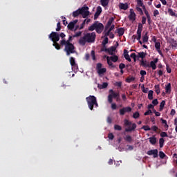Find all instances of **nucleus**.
<instances>
[{
  "mask_svg": "<svg viewBox=\"0 0 177 177\" xmlns=\"http://www.w3.org/2000/svg\"><path fill=\"white\" fill-rule=\"evenodd\" d=\"M73 36H69L68 40L62 39L60 41V45L64 46V52L66 53V56H70L73 53H75V47L71 44L73 41Z\"/></svg>",
  "mask_w": 177,
  "mask_h": 177,
  "instance_id": "nucleus-1",
  "label": "nucleus"
},
{
  "mask_svg": "<svg viewBox=\"0 0 177 177\" xmlns=\"http://www.w3.org/2000/svg\"><path fill=\"white\" fill-rule=\"evenodd\" d=\"M96 39V32H93L91 33H86L84 35L79 39V44L80 45H82V46H85V44L86 42L88 44H93V42H95V40Z\"/></svg>",
  "mask_w": 177,
  "mask_h": 177,
  "instance_id": "nucleus-2",
  "label": "nucleus"
},
{
  "mask_svg": "<svg viewBox=\"0 0 177 177\" xmlns=\"http://www.w3.org/2000/svg\"><path fill=\"white\" fill-rule=\"evenodd\" d=\"M96 31L97 34H102L104 30V25L103 24L95 21L91 26L88 27V31Z\"/></svg>",
  "mask_w": 177,
  "mask_h": 177,
  "instance_id": "nucleus-3",
  "label": "nucleus"
},
{
  "mask_svg": "<svg viewBox=\"0 0 177 177\" xmlns=\"http://www.w3.org/2000/svg\"><path fill=\"white\" fill-rule=\"evenodd\" d=\"M86 100L90 110H93V107H99L97 100H96V97H95V95H89L88 97H86Z\"/></svg>",
  "mask_w": 177,
  "mask_h": 177,
  "instance_id": "nucleus-4",
  "label": "nucleus"
},
{
  "mask_svg": "<svg viewBox=\"0 0 177 177\" xmlns=\"http://www.w3.org/2000/svg\"><path fill=\"white\" fill-rule=\"evenodd\" d=\"M124 125L125 127H129L125 129V132H133L137 127L136 123L132 124V122L128 120H124Z\"/></svg>",
  "mask_w": 177,
  "mask_h": 177,
  "instance_id": "nucleus-5",
  "label": "nucleus"
},
{
  "mask_svg": "<svg viewBox=\"0 0 177 177\" xmlns=\"http://www.w3.org/2000/svg\"><path fill=\"white\" fill-rule=\"evenodd\" d=\"M109 95H108V102L109 103H113V99L116 97H120V93H115L113 89L109 90Z\"/></svg>",
  "mask_w": 177,
  "mask_h": 177,
  "instance_id": "nucleus-6",
  "label": "nucleus"
},
{
  "mask_svg": "<svg viewBox=\"0 0 177 177\" xmlns=\"http://www.w3.org/2000/svg\"><path fill=\"white\" fill-rule=\"evenodd\" d=\"M80 15H82L83 19H86V17H88V15H90L89 7L88 6H84L80 8Z\"/></svg>",
  "mask_w": 177,
  "mask_h": 177,
  "instance_id": "nucleus-7",
  "label": "nucleus"
},
{
  "mask_svg": "<svg viewBox=\"0 0 177 177\" xmlns=\"http://www.w3.org/2000/svg\"><path fill=\"white\" fill-rule=\"evenodd\" d=\"M48 37L53 42H59L60 41V35L57 32H52Z\"/></svg>",
  "mask_w": 177,
  "mask_h": 177,
  "instance_id": "nucleus-8",
  "label": "nucleus"
},
{
  "mask_svg": "<svg viewBox=\"0 0 177 177\" xmlns=\"http://www.w3.org/2000/svg\"><path fill=\"white\" fill-rule=\"evenodd\" d=\"M131 111H132V108L131 106H127L120 109L119 113L120 115H125V113H131Z\"/></svg>",
  "mask_w": 177,
  "mask_h": 177,
  "instance_id": "nucleus-9",
  "label": "nucleus"
},
{
  "mask_svg": "<svg viewBox=\"0 0 177 177\" xmlns=\"http://www.w3.org/2000/svg\"><path fill=\"white\" fill-rule=\"evenodd\" d=\"M148 156H153V158H157L158 157V149H151L147 152Z\"/></svg>",
  "mask_w": 177,
  "mask_h": 177,
  "instance_id": "nucleus-10",
  "label": "nucleus"
},
{
  "mask_svg": "<svg viewBox=\"0 0 177 177\" xmlns=\"http://www.w3.org/2000/svg\"><path fill=\"white\" fill-rule=\"evenodd\" d=\"M157 63H158V58H155L153 61L150 62V67L152 70H156L157 68Z\"/></svg>",
  "mask_w": 177,
  "mask_h": 177,
  "instance_id": "nucleus-11",
  "label": "nucleus"
},
{
  "mask_svg": "<svg viewBox=\"0 0 177 177\" xmlns=\"http://www.w3.org/2000/svg\"><path fill=\"white\" fill-rule=\"evenodd\" d=\"M129 20H132L133 21H135L136 20V14H135V11H133V9H130V15H129Z\"/></svg>",
  "mask_w": 177,
  "mask_h": 177,
  "instance_id": "nucleus-12",
  "label": "nucleus"
},
{
  "mask_svg": "<svg viewBox=\"0 0 177 177\" xmlns=\"http://www.w3.org/2000/svg\"><path fill=\"white\" fill-rule=\"evenodd\" d=\"M101 13H102V7L98 6L97 8V10L94 15V20H97V17H99V16H100Z\"/></svg>",
  "mask_w": 177,
  "mask_h": 177,
  "instance_id": "nucleus-13",
  "label": "nucleus"
},
{
  "mask_svg": "<svg viewBox=\"0 0 177 177\" xmlns=\"http://www.w3.org/2000/svg\"><path fill=\"white\" fill-rule=\"evenodd\" d=\"M129 8L128 3H119V8L122 10H127Z\"/></svg>",
  "mask_w": 177,
  "mask_h": 177,
  "instance_id": "nucleus-14",
  "label": "nucleus"
},
{
  "mask_svg": "<svg viewBox=\"0 0 177 177\" xmlns=\"http://www.w3.org/2000/svg\"><path fill=\"white\" fill-rule=\"evenodd\" d=\"M113 21H114V18L111 17L109 19V21L104 28L105 31L109 30V28H110V27H111V26H112L111 24H113Z\"/></svg>",
  "mask_w": 177,
  "mask_h": 177,
  "instance_id": "nucleus-15",
  "label": "nucleus"
},
{
  "mask_svg": "<svg viewBox=\"0 0 177 177\" xmlns=\"http://www.w3.org/2000/svg\"><path fill=\"white\" fill-rule=\"evenodd\" d=\"M124 57L128 62H132V59H131V57H129V55L128 54V50L127 49L124 50Z\"/></svg>",
  "mask_w": 177,
  "mask_h": 177,
  "instance_id": "nucleus-16",
  "label": "nucleus"
},
{
  "mask_svg": "<svg viewBox=\"0 0 177 177\" xmlns=\"http://www.w3.org/2000/svg\"><path fill=\"white\" fill-rule=\"evenodd\" d=\"M149 140L151 145H152L153 146H154L156 143H157V138H156V136H153L152 137H150L149 138Z\"/></svg>",
  "mask_w": 177,
  "mask_h": 177,
  "instance_id": "nucleus-17",
  "label": "nucleus"
},
{
  "mask_svg": "<svg viewBox=\"0 0 177 177\" xmlns=\"http://www.w3.org/2000/svg\"><path fill=\"white\" fill-rule=\"evenodd\" d=\"M140 66H142V67H145V68L147 67H151L150 64L147 63V60L145 61L143 59L140 61Z\"/></svg>",
  "mask_w": 177,
  "mask_h": 177,
  "instance_id": "nucleus-18",
  "label": "nucleus"
},
{
  "mask_svg": "<svg viewBox=\"0 0 177 177\" xmlns=\"http://www.w3.org/2000/svg\"><path fill=\"white\" fill-rule=\"evenodd\" d=\"M117 32L119 37H122L125 32V29L124 28H119L117 29Z\"/></svg>",
  "mask_w": 177,
  "mask_h": 177,
  "instance_id": "nucleus-19",
  "label": "nucleus"
},
{
  "mask_svg": "<svg viewBox=\"0 0 177 177\" xmlns=\"http://www.w3.org/2000/svg\"><path fill=\"white\" fill-rule=\"evenodd\" d=\"M168 42L171 45V46H173V48H176L177 44L175 39L170 38L168 39Z\"/></svg>",
  "mask_w": 177,
  "mask_h": 177,
  "instance_id": "nucleus-20",
  "label": "nucleus"
},
{
  "mask_svg": "<svg viewBox=\"0 0 177 177\" xmlns=\"http://www.w3.org/2000/svg\"><path fill=\"white\" fill-rule=\"evenodd\" d=\"M160 121H162V124L165 129L166 131H168V128H169V126L168 125V122L162 118L160 119Z\"/></svg>",
  "mask_w": 177,
  "mask_h": 177,
  "instance_id": "nucleus-21",
  "label": "nucleus"
},
{
  "mask_svg": "<svg viewBox=\"0 0 177 177\" xmlns=\"http://www.w3.org/2000/svg\"><path fill=\"white\" fill-rule=\"evenodd\" d=\"M117 48L115 46H111L109 48H108L107 53H109L111 56L114 55L113 52H115Z\"/></svg>",
  "mask_w": 177,
  "mask_h": 177,
  "instance_id": "nucleus-22",
  "label": "nucleus"
},
{
  "mask_svg": "<svg viewBox=\"0 0 177 177\" xmlns=\"http://www.w3.org/2000/svg\"><path fill=\"white\" fill-rule=\"evenodd\" d=\"M107 64L111 67V68H115V65L113 64L111 61H110V57H106Z\"/></svg>",
  "mask_w": 177,
  "mask_h": 177,
  "instance_id": "nucleus-23",
  "label": "nucleus"
},
{
  "mask_svg": "<svg viewBox=\"0 0 177 177\" xmlns=\"http://www.w3.org/2000/svg\"><path fill=\"white\" fill-rule=\"evenodd\" d=\"M124 140L126 142H128V143H132V141L133 140L132 139V136H129V135H127L126 136L124 137Z\"/></svg>",
  "mask_w": 177,
  "mask_h": 177,
  "instance_id": "nucleus-24",
  "label": "nucleus"
},
{
  "mask_svg": "<svg viewBox=\"0 0 177 177\" xmlns=\"http://www.w3.org/2000/svg\"><path fill=\"white\" fill-rule=\"evenodd\" d=\"M149 32H146L145 35L142 37V42L145 44L149 42Z\"/></svg>",
  "mask_w": 177,
  "mask_h": 177,
  "instance_id": "nucleus-25",
  "label": "nucleus"
},
{
  "mask_svg": "<svg viewBox=\"0 0 177 177\" xmlns=\"http://www.w3.org/2000/svg\"><path fill=\"white\" fill-rule=\"evenodd\" d=\"M109 1H110V0H100L101 5L104 8H106V6H109Z\"/></svg>",
  "mask_w": 177,
  "mask_h": 177,
  "instance_id": "nucleus-26",
  "label": "nucleus"
},
{
  "mask_svg": "<svg viewBox=\"0 0 177 177\" xmlns=\"http://www.w3.org/2000/svg\"><path fill=\"white\" fill-rule=\"evenodd\" d=\"M109 59L111 60V62H113V63H117V62H118V56L115 55L111 56Z\"/></svg>",
  "mask_w": 177,
  "mask_h": 177,
  "instance_id": "nucleus-27",
  "label": "nucleus"
},
{
  "mask_svg": "<svg viewBox=\"0 0 177 177\" xmlns=\"http://www.w3.org/2000/svg\"><path fill=\"white\" fill-rule=\"evenodd\" d=\"M109 86V84L107 82H104L102 84H98L99 89H105Z\"/></svg>",
  "mask_w": 177,
  "mask_h": 177,
  "instance_id": "nucleus-28",
  "label": "nucleus"
},
{
  "mask_svg": "<svg viewBox=\"0 0 177 177\" xmlns=\"http://www.w3.org/2000/svg\"><path fill=\"white\" fill-rule=\"evenodd\" d=\"M168 13H169V16H173L174 17H177V14L175 13V12H174V10H172L171 8L168 9Z\"/></svg>",
  "mask_w": 177,
  "mask_h": 177,
  "instance_id": "nucleus-29",
  "label": "nucleus"
},
{
  "mask_svg": "<svg viewBox=\"0 0 177 177\" xmlns=\"http://www.w3.org/2000/svg\"><path fill=\"white\" fill-rule=\"evenodd\" d=\"M165 91L166 93H171V83H169L166 86H165Z\"/></svg>",
  "mask_w": 177,
  "mask_h": 177,
  "instance_id": "nucleus-30",
  "label": "nucleus"
},
{
  "mask_svg": "<svg viewBox=\"0 0 177 177\" xmlns=\"http://www.w3.org/2000/svg\"><path fill=\"white\" fill-rule=\"evenodd\" d=\"M68 30H71V31H74V27H75V25L73 22H70L68 24Z\"/></svg>",
  "mask_w": 177,
  "mask_h": 177,
  "instance_id": "nucleus-31",
  "label": "nucleus"
},
{
  "mask_svg": "<svg viewBox=\"0 0 177 177\" xmlns=\"http://www.w3.org/2000/svg\"><path fill=\"white\" fill-rule=\"evenodd\" d=\"M136 78L133 76H131V77H128L126 79V82H127L128 84H131V82H132V81H135Z\"/></svg>",
  "mask_w": 177,
  "mask_h": 177,
  "instance_id": "nucleus-32",
  "label": "nucleus"
},
{
  "mask_svg": "<svg viewBox=\"0 0 177 177\" xmlns=\"http://www.w3.org/2000/svg\"><path fill=\"white\" fill-rule=\"evenodd\" d=\"M155 88V92L157 95H160L161 93V91L160 90V85L157 84L154 86Z\"/></svg>",
  "mask_w": 177,
  "mask_h": 177,
  "instance_id": "nucleus-33",
  "label": "nucleus"
},
{
  "mask_svg": "<svg viewBox=\"0 0 177 177\" xmlns=\"http://www.w3.org/2000/svg\"><path fill=\"white\" fill-rule=\"evenodd\" d=\"M106 68H101V69L97 70V73L99 74V75H102V74H104V73H106Z\"/></svg>",
  "mask_w": 177,
  "mask_h": 177,
  "instance_id": "nucleus-34",
  "label": "nucleus"
},
{
  "mask_svg": "<svg viewBox=\"0 0 177 177\" xmlns=\"http://www.w3.org/2000/svg\"><path fill=\"white\" fill-rule=\"evenodd\" d=\"M165 106V100H162L160 104L159 111H162V110H164Z\"/></svg>",
  "mask_w": 177,
  "mask_h": 177,
  "instance_id": "nucleus-35",
  "label": "nucleus"
},
{
  "mask_svg": "<svg viewBox=\"0 0 177 177\" xmlns=\"http://www.w3.org/2000/svg\"><path fill=\"white\" fill-rule=\"evenodd\" d=\"M69 62H70V64L71 66L77 64V63H75V58H74L73 57H70Z\"/></svg>",
  "mask_w": 177,
  "mask_h": 177,
  "instance_id": "nucleus-36",
  "label": "nucleus"
},
{
  "mask_svg": "<svg viewBox=\"0 0 177 177\" xmlns=\"http://www.w3.org/2000/svg\"><path fill=\"white\" fill-rule=\"evenodd\" d=\"M80 15H81V12L80 10V8L78 10H77L76 11H74L73 12V17H77V16H80Z\"/></svg>",
  "mask_w": 177,
  "mask_h": 177,
  "instance_id": "nucleus-37",
  "label": "nucleus"
},
{
  "mask_svg": "<svg viewBox=\"0 0 177 177\" xmlns=\"http://www.w3.org/2000/svg\"><path fill=\"white\" fill-rule=\"evenodd\" d=\"M104 37H109L111 39H113L114 38V35L112 32H109V35H107V32L104 33Z\"/></svg>",
  "mask_w": 177,
  "mask_h": 177,
  "instance_id": "nucleus-38",
  "label": "nucleus"
},
{
  "mask_svg": "<svg viewBox=\"0 0 177 177\" xmlns=\"http://www.w3.org/2000/svg\"><path fill=\"white\" fill-rule=\"evenodd\" d=\"M115 28V26L114 24L111 25L109 29L106 32V35H109V34H110V32H111Z\"/></svg>",
  "mask_w": 177,
  "mask_h": 177,
  "instance_id": "nucleus-39",
  "label": "nucleus"
},
{
  "mask_svg": "<svg viewBox=\"0 0 177 177\" xmlns=\"http://www.w3.org/2000/svg\"><path fill=\"white\" fill-rule=\"evenodd\" d=\"M153 90H150L149 91V93H148V99L149 100H153Z\"/></svg>",
  "mask_w": 177,
  "mask_h": 177,
  "instance_id": "nucleus-40",
  "label": "nucleus"
},
{
  "mask_svg": "<svg viewBox=\"0 0 177 177\" xmlns=\"http://www.w3.org/2000/svg\"><path fill=\"white\" fill-rule=\"evenodd\" d=\"M137 57H140L141 59H145V57H146V53L145 52L138 53V56Z\"/></svg>",
  "mask_w": 177,
  "mask_h": 177,
  "instance_id": "nucleus-41",
  "label": "nucleus"
},
{
  "mask_svg": "<svg viewBox=\"0 0 177 177\" xmlns=\"http://www.w3.org/2000/svg\"><path fill=\"white\" fill-rule=\"evenodd\" d=\"M53 46H55V49H57V50H59L60 44H59V43H57V41L53 42Z\"/></svg>",
  "mask_w": 177,
  "mask_h": 177,
  "instance_id": "nucleus-42",
  "label": "nucleus"
},
{
  "mask_svg": "<svg viewBox=\"0 0 177 177\" xmlns=\"http://www.w3.org/2000/svg\"><path fill=\"white\" fill-rule=\"evenodd\" d=\"M143 29V24H138L137 32H142V30Z\"/></svg>",
  "mask_w": 177,
  "mask_h": 177,
  "instance_id": "nucleus-43",
  "label": "nucleus"
},
{
  "mask_svg": "<svg viewBox=\"0 0 177 177\" xmlns=\"http://www.w3.org/2000/svg\"><path fill=\"white\" fill-rule=\"evenodd\" d=\"M164 142H165L164 138H161L159 139V146L160 148L164 147Z\"/></svg>",
  "mask_w": 177,
  "mask_h": 177,
  "instance_id": "nucleus-44",
  "label": "nucleus"
},
{
  "mask_svg": "<svg viewBox=\"0 0 177 177\" xmlns=\"http://www.w3.org/2000/svg\"><path fill=\"white\" fill-rule=\"evenodd\" d=\"M155 48H156V50H159V49H161V44L158 41H156L155 43Z\"/></svg>",
  "mask_w": 177,
  "mask_h": 177,
  "instance_id": "nucleus-45",
  "label": "nucleus"
},
{
  "mask_svg": "<svg viewBox=\"0 0 177 177\" xmlns=\"http://www.w3.org/2000/svg\"><path fill=\"white\" fill-rule=\"evenodd\" d=\"M139 117H140V114L139 113V112L136 111L133 114V118H135V120L139 118Z\"/></svg>",
  "mask_w": 177,
  "mask_h": 177,
  "instance_id": "nucleus-46",
  "label": "nucleus"
},
{
  "mask_svg": "<svg viewBox=\"0 0 177 177\" xmlns=\"http://www.w3.org/2000/svg\"><path fill=\"white\" fill-rule=\"evenodd\" d=\"M114 129L115 131H122V127L118 124H115L114 125Z\"/></svg>",
  "mask_w": 177,
  "mask_h": 177,
  "instance_id": "nucleus-47",
  "label": "nucleus"
},
{
  "mask_svg": "<svg viewBox=\"0 0 177 177\" xmlns=\"http://www.w3.org/2000/svg\"><path fill=\"white\" fill-rule=\"evenodd\" d=\"M142 129H144V131H151V129L150 128V127L149 125L142 126Z\"/></svg>",
  "mask_w": 177,
  "mask_h": 177,
  "instance_id": "nucleus-48",
  "label": "nucleus"
},
{
  "mask_svg": "<svg viewBox=\"0 0 177 177\" xmlns=\"http://www.w3.org/2000/svg\"><path fill=\"white\" fill-rule=\"evenodd\" d=\"M82 35V31H79L77 32H76L73 36V38H77L78 37H81V35Z\"/></svg>",
  "mask_w": 177,
  "mask_h": 177,
  "instance_id": "nucleus-49",
  "label": "nucleus"
},
{
  "mask_svg": "<svg viewBox=\"0 0 177 177\" xmlns=\"http://www.w3.org/2000/svg\"><path fill=\"white\" fill-rule=\"evenodd\" d=\"M107 44H109V37H105L104 39L102 41V45L106 46L107 45Z\"/></svg>",
  "mask_w": 177,
  "mask_h": 177,
  "instance_id": "nucleus-50",
  "label": "nucleus"
},
{
  "mask_svg": "<svg viewBox=\"0 0 177 177\" xmlns=\"http://www.w3.org/2000/svg\"><path fill=\"white\" fill-rule=\"evenodd\" d=\"M130 57H131V59H133V61H134V62L136 63V57H138L136 56V54L135 53H131V55H130Z\"/></svg>",
  "mask_w": 177,
  "mask_h": 177,
  "instance_id": "nucleus-51",
  "label": "nucleus"
},
{
  "mask_svg": "<svg viewBox=\"0 0 177 177\" xmlns=\"http://www.w3.org/2000/svg\"><path fill=\"white\" fill-rule=\"evenodd\" d=\"M161 138H168V134L165 131H162L160 133Z\"/></svg>",
  "mask_w": 177,
  "mask_h": 177,
  "instance_id": "nucleus-52",
  "label": "nucleus"
},
{
  "mask_svg": "<svg viewBox=\"0 0 177 177\" xmlns=\"http://www.w3.org/2000/svg\"><path fill=\"white\" fill-rule=\"evenodd\" d=\"M137 41H140L141 38H142V32H137Z\"/></svg>",
  "mask_w": 177,
  "mask_h": 177,
  "instance_id": "nucleus-53",
  "label": "nucleus"
},
{
  "mask_svg": "<svg viewBox=\"0 0 177 177\" xmlns=\"http://www.w3.org/2000/svg\"><path fill=\"white\" fill-rule=\"evenodd\" d=\"M166 70H167V73H168V74H171L172 70L171 69V68L169 67V66L168 64L166 65Z\"/></svg>",
  "mask_w": 177,
  "mask_h": 177,
  "instance_id": "nucleus-54",
  "label": "nucleus"
},
{
  "mask_svg": "<svg viewBox=\"0 0 177 177\" xmlns=\"http://www.w3.org/2000/svg\"><path fill=\"white\" fill-rule=\"evenodd\" d=\"M165 153H164V152H162V151H159V157H160V158H164L165 157Z\"/></svg>",
  "mask_w": 177,
  "mask_h": 177,
  "instance_id": "nucleus-55",
  "label": "nucleus"
},
{
  "mask_svg": "<svg viewBox=\"0 0 177 177\" xmlns=\"http://www.w3.org/2000/svg\"><path fill=\"white\" fill-rule=\"evenodd\" d=\"M137 1V5L138 6H143V1L142 0H136Z\"/></svg>",
  "mask_w": 177,
  "mask_h": 177,
  "instance_id": "nucleus-56",
  "label": "nucleus"
},
{
  "mask_svg": "<svg viewBox=\"0 0 177 177\" xmlns=\"http://www.w3.org/2000/svg\"><path fill=\"white\" fill-rule=\"evenodd\" d=\"M60 30H62V26L60 24V22H58L57 24V28H56V31H60Z\"/></svg>",
  "mask_w": 177,
  "mask_h": 177,
  "instance_id": "nucleus-57",
  "label": "nucleus"
},
{
  "mask_svg": "<svg viewBox=\"0 0 177 177\" xmlns=\"http://www.w3.org/2000/svg\"><path fill=\"white\" fill-rule=\"evenodd\" d=\"M119 68H120V70H124V68H125V64L120 63L119 64Z\"/></svg>",
  "mask_w": 177,
  "mask_h": 177,
  "instance_id": "nucleus-58",
  "label": "nucleus"
},
{
  "mask_svg": "<svg viewBox=\"0 0 177 177\" xmlns=\"http://www.w3.org/2000/svg\"><path fill=\"white\" fill-rule=\"evenodd\" d=\"M108 138L109 139H110V140H113V139H114V135L113 134V133H109Z\"/></svg>",
  "mask_w": 177,
  "mask_h": 177,
  "instance_id": "nucleus-59",
  "label": "nucleus"
},
{
  "mask_svg": "<svg viewBox=\"0 0 177 177\" xmlns=\"http://www.w3.org/2000/svg\"><path fill=\"white\" fill-rule=\"evenodd\" d=\"M91 57L93 60H96V56L95 55V50L91 51Z\"/></svg>",
  "mask_w": 177,
  "mask_h": 177,
  "instance_id": "nucleus-60",
  "label": "nucleus"
},
{
  "mask_svg": "<svg viewBox=\"0 0 177 177\" xmlns=\"http://www.w3.org/2000/svg\"><path fill=\"white\" fill-rule=\"evenodd\" d=\"M152 104H153V106H157V104H158V100L154 99V100L152 101Z\"/></svg>",
  "mask_w": 177,
  "mask_h": 177,
  "instance_id": "nucleus-61",
  "label": "nucleus"
},
{
  "mask_svg": "<svg viewBox=\"0 0 177 177\" xmlns=\"http://www.w3.org/2000/svg\"><path fill=\"white\" fill-rule=\"evenodd\" d=\"M112 110H117V104L115 103L111 104Z\"/></svg>",
  "mask_w": 177,
  "mask_h": 177,
  "instance_id": "nucleus-62",
  "label": "nucleus"
},
{
  "mask_svg": "<svg viewBox=\"0 0 177 177\" xmlns=\"http://www.w3.org/2000/svg\"><path fill=\"white\" fill-rule=\"evenodd\" d=\"M151 129L153 131V132H156V131L158 129V127L157 126H152Z\"/></svg>",
  "mask_w": 177,
  "mask_h": 177,
  "instance_id": "nucleus-63",
  "label": "nucleus"
},
{
  "mask_svg": "<svg viewBox=\"0 0 177 177\" xmlns=\"http://www.w3.org/2000/svg\"><path fill=\"white\" fill-rule=\"evenodd\" d=\"M147 20V18H146V17H142V24H145L146 23V21Z\"/></svg>",
  "mask_w": 177,
  "mask_h": 177,
  "instance_id": "nucleus-64",
  "label": "nucleus"
}]
</instances>
